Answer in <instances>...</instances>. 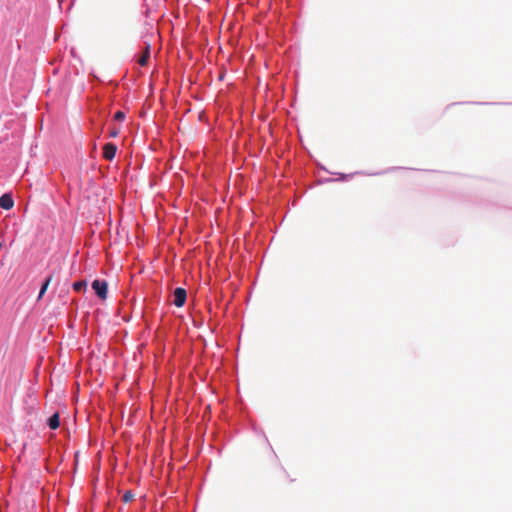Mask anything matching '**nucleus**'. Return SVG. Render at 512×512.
<instances>
[{
	"instance_id": "nucleus-3",
	"label": "nucleus",
	"mask_w": 512,
	"mask_h": 512,
	"mask_svg": "<svg viewBox=\"0 0 512 512\" xmlns=\"http://www.w3.org/2000/svg\"><path fill=\"white\" fill-rule=\"evenodd\" d=\"M116 151H117L116 145H114L112 143H106L103 147V157L106 160L111 161L114 159V157L116 155Z\"/></svg>"
},
{
	"instance_id": "nucleus-9",
	"label": "nucleus",
	"mask_w": 512,
	"mask_h": 512,
	"mask_svg": "<svg viewBox=\"0 0 512 512\" xmlns=\"http://www.w3.org/2000/svg\"><path fill=\"white\" fill-rule=\"evenodd\" d=\"M134 497V494L131 492V491H127L124 495H123V501L124 502H129L133 499Z\"/></svg>"
},
{
	"instance_id": "nucleus-10",
	"label": "nucleus",
	"mask_w": 512,
	"mask_h": 512,
	"mask_svg": "<svg viewBox=\"0 0 512 512\" xmlns=\"http://www.w3.org/2000/svg\"><path fill=\"white\" fill-rule=\"evenodd\" d=\"M125 118V114L122 112V111H117L115 114H114V119L117 120V121H121Z\"/></svg>"
},
{
	"instance_id": "nucleus-8",
	"label": "nucleus",
	"mask_w": 512,
	"mask_h": 512,
	"mask_svg": "<svg viewBox=\"0 0 512 512\" xmlns=\"http://www.w3.org/2000/svg\"><path fill=\"white\" fill-rule=\"evenodd\" d=\"M87 287V283L86 281H77L73 284V289L76 291V292H80L82 290H85Z\"/></svg>"
},
{
	"instance_id": "nucleus-6",
	"label": "nucleus",
	"mask_w": 512,
	"mask_h": 512,
	"mask_svg": "<svg viewBox=\"0 0 512 512\" xmlns=\"http://www.w3.org/2000/svg\"><path fill=\"white\" fill-rule=\"evenodd\" d=\"M48 426L55 430L60 426V417L58 413L53 414L48 420Z\"/></svg>"
},
{
	"instance_id": "nucleus-11",
	"label": "nucleus",
	"mask_w": 512,
	"mask_h": 512,
	"mask_svg": "<svg viewBox=\"0 0 512 512\" xmlns=\"http://www.w3.org/2000/svg\"><path fill=\"white\" fill-rule=\"evenodd\" d=\"M118 134H119V130H117V129H113V130H111V132H110V137H117V136H118Z\"/></svg>"
},
{
	"instance_id": "nucleus-2",
	"label": "nucleus",
	"mask_w": 512,
	"mask_h": 512,
	"mask_svg": "<svg viewBox=\"0 0 512 512\" xmlns=\"http://www.w3.org/2000/svg\"><path fill=\"white\" fill-rule=\"evenodd\" d=\"M173 304L176 307H182L185 304L187 293L184 288L178 287L175 289L173 294Z\"/></svg>"
},
{
	"instance_id": "nucleus-7",
	"label": "nucleus",
	"mask_w": 512,
	"mask_h": 512,
	"mask_svg": "<svg viewBox=\"0 0 512 512\" xmlns=\"http://www.w3.org/2000/svg\"><path fill=\"white\" fill-rule=\"evenodd\" d=\"M51 280H52V276H49V277L46 278V280L44 281V283L42 284V287L40 289L39 298L43 297V295L45 294L46 290L48 289L49 284L51 283Z\"/></svg>"
},
{
	"instance_id": "nucleus-4",
	"label": "nucleus",
	"mask_w": 512,
	"mask_h": 512,
	"mask_svg": "<svg viewBox=\"0 0 512 512\" xmlns=\"http://www.w3.org/2000/svg\"><path fill=\"white\" fill-rule=\"evenodd\" d=\"M13 206H14V200L10 194L6 193L0 197V207L2 209L10 210L13 208Z\"/></svg>"
},
{
	"instance_id": "nucleus-1",
	"label": "nucleus",
	"mask_w": 512,
	"mask_h": 512,
	"mask_svg": "<svg viewBox=\"0 0 512 512\" xmlns=\"http://www.w3.org/2000/svg\"><path fill=\"white\" fill-rule=\"evenodd\" d=\"M92 289L95 291L96 295L105 300L108 294V284L105 280L96 279L92 282Z\"/></svg>"
},
{
	"instance_id": "nucleus-5",
	"label": "nucleus",
	"mask_w": 512,
	"mask_h": 512,
	"mask_svg": "<svg viewBox=\"0 0 512 512\" xmlns=\"http://www.w3.org/2000/svg\"><path fill=\"white\" fill-rule=\"evenodd\" d=\"M150 58V44H146L145 49L139 59L137 60L138 64L141 66H146L148 60Z\"/></svg>"
}]
</instances>
